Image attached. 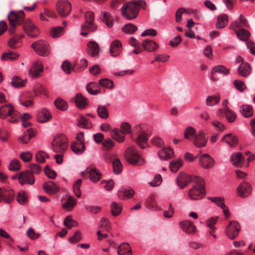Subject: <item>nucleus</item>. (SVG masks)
I'll return each instance as SVG.
<instances>
[{
	"label": "nucleus",
	"instance_id": "obj_1",
	"mask_svg": "<svg viewBox=\"0 0 255 255\" xmlns=\"http://www.w3.org/2000/svg\"><path fill=\"white\" fill-rule=\"evenodd\" d=\"M193 182L194 185L189 190L188 195L192 200H200L205 195V184L203 179L198 176H194Z\"/></svg>",
	"mask_w": 255,
	"mask_h": 255
},
{
	"label": "nucleus",
	"instance_id": "obj_2",
	"mask_svg": "<svg viewBox=\"0 0 255 255\" xmlns=\"http://www.w3.org/2000/svg\"><path fill=\"white\" fill-rule=\"evenodd\" d=\"M145 4V1L141 0L129 2L123 6L122 14L128 19L135 18L138 15L139 7Z\"/></svg>",
	"mask_w": 255,
	"mask_h": 255
},
{
	"label": "nucleus",
	"instance_id": "obj_3",
	"mask_svg": "<svg viewBox=\"0 0 255 255\" xmlns=\"http://www.w3.org/2000/svg\"><path fill=\"white\" fill-rule=\"evenodd\" d=\"M134 128L137 137L134 140L141 148L144 149L151 135L150 131L147 126L143 124L137 125Z\"/></svg>",
	"mask_w": 255,
	"mask_h": 255
},
{
	"label": "nucleus",
	"instance_id": "obj_4",
	"mask_svg": "<svg viewBox=\"0 0 255 255\" xmlns=\"http://www.w3.org/2000/svg\"><path fill=\"white\" fill-rule=\"evenodd\" d=\"M24 13L22 10H20L17 12L12 11L9 13L8 15L10 24L8 31L11 34L15 32V26L17 25H20L24 22Z\"/></svg>",
	"mask_w": 255,
	"mask_h": 255
},
{
	"label": "nucleus",
	"instance_id": "obj_5",
	"mask_svg": "<svg viewBox=\"0 0 255 255\" xmlns=\"http://www.w3.org/2000/svg\"><path fill=\"white\" fill-rule=\"evenodd\" d=\"M8 116L11 117L9 122L12 123H16L20 116L19 113L15 111L10 104H7L0 107V118L6 119Z\"/></svg>",
	"mask_w": 255,
	"mask_h": 255
},
{
	"label": "nucleus",
	"instance_id": "obj_6",
	"mask_svg": "<svg viewBox=\"0 0 255 255\" xmlns=\"http://www.w3.org/2000/svg\"><path fill=\"white\" fill-rule=\"evenodd\" d=\"M125 157L127 161L133 165H141L145 162L144 159L138 153L134 146H131L127 149Z\"/></svg>",
	"mask_w": 255,
	"mask_h": 255
},
{
	"label": "nucleus",
	"instance_id": "obj_7",
	"mask_svg": "<svg viewBox=\"0 0 255 255\" xmlns=\"http://www.w3.org/2000/svg\"><path fill=\"white\" fill-rule=\"evenodd\" d=\"M67 148V140L65 135H60L54 138L52 143V148L53 151L57 153H64Z\"/></svg>",
	"mask_w": 255,
	"mask_h": 255
},
{
	"label": "nucleus",
	"instance_id": "obj_8",
	"mask_svg": "<svg viewBox=\"0 0 255 255\" xmlns=\"http://www.w3.org/2000/svg\"><path fill=\"white\" fill-rule=\"evenodd\" d=\"M230 28L234 30L238 37L241 40L245 41L246 42L247 45V41H251L249 40L251 35L250 32L243 27H241L240 24L238 23V21H236L232 23L230 25Z\"/></svg>",
	"mask_w": 255,
	"mask_h": 255
},
{
	"label": "nucleus",
	"instance_id": "obj_9",
	"mask_svg": "<svg viewBox=\"0 0 255 255\" xmlns=\"http://www.w3.org/2000/svg\"><path fill=\"white\" fill-rule=\"evenodd\" d=\"M240 229V224L235 221H232L226 227L225 233L230 239L234 240L239 235Z\"/></svg>",
	"mask_w": 255,
	"mask_h": 255
},
{
	"label": "nucleus",
	"instance_id": "obj_10",
	"mask_svg": "<svg viewBox=\"0 0 255 255\" xmlns=\"http://www.w3.org/2000/svg\"><path fill=\"white\" fill-rule=\"evenodd\" d=\"M31 47L39 55L46 56L49 53L48 44L43 40L34 42L31 45Z\"/></svg>",
	"mask_w": 255,
	"mask_h": 255
},
{
	"label": "nucleus",
	"instance_id": "obj_11",
	"mask_svg": "<svg viewBox=\"0 0 255 255\" xmlns=\"http://www.w3.org/2000/svg\"><path fill=\"white\" fill-rule=\"evenodd\" d=\"M18 180L20 184L32 185L35 182L33 174L28 170L23 171L18 173Z\"/></svg>",
	"mask_w": 255,
	"mask_h": 255
},
{
	"label": "nucleus",
	"instance_id": "obj_12",
	"mask_svg": "<svg viewBox=\"0 0 255 255\" xmlns=\"http://www.w3.org/2000/svg\"><path fill=\"white\" fill-rule=\"evenodd\" d=\"M56 10L58 14L61 17L68 15L71 10V3L68 1L60 0L57 2Z\"/></svg>",
	"mask_w": 255,
	"mask_h": 255
},
{
	"label": "nucleus",
	"instance_id": "obj_13",
	"mask_svg": "<svg viewBox=\"0 0 255 255\" xmlns=\"http://www.w3.org/2000/svg\"><path fill=\"white\" fill-rule=\"evenodd\" d=\"M23 29L25 32L31 37H36L39 34L38 28L30 19H26L24 21Z\"/></svg>",
	"mask_w": 255,
	"mask_h": 255
},
{
	"label": "nucleus",
	"instance_id": "obj_14",
	"mask_svg": "<svg viewBox=\"0 0 255 255\" xmlns=\"http://www.w3.org/2000/svg\"><path fill=\"white\" fill-rule=\"evenodd\" d=\"M208 137L205 132L203 130H200L197 132L191 141L197 147L202 148L206 145Z\"/></svg>",
	"mask_w": 255,
	"mask_h": 255
},
{
	"label": "nucleus",
	"instance_id": "obj_15",
	"mask_svg": "<svg viewBox=\"0 0 255 255\" xmlns=\"http://www.w3.org/2000/svg\"><path fill=\"white\" fill-rule=\"evenodd\" d=\"M14 191L10 188H0V202L10 203L13 200Z\"/></svg>",
	"mask_w": 255,
	"mask_h": 255
},
{
	"label": "nucleus",
	"instance_id": "obj_16",
	"mask_svg": "<svg viewBox=\"0 0 255 255\" xmlns=\"http://www.w3.org/2000/svg\"><path fill=\"white\" fill-rule=\"evenodd\" d=\"M106 161L108 162H112L113 171L116 174H119L123 170V165L120 160L114 157V155H109L106 157Z\"/></svg>",
	"mask_w": 255,
	"mask_h": 255
},
{
	"label": "nucleus",
	"instance_id": "obj_17",
	"mask_svg": "<svg viewBox=\"0 0 255 255\" xmlns=\"http://www.w3.org/2000/svg\"><path fill=\"white\" fill-rule=\"evenodd\" d=\"M193 177H191L187 174L180 173L176 179V183L179 188L183 189L191 182H193Z\"/></svg>",
	"mask_w": 255,
	"mask_h": 255
},
{
	"label": "nucleus",
	"instance_id": "obj_18",
	"mask_svg": "<svg viewBox=\"0 0 255 255\" xmlns=\"http://www.w3.org/2000/svg\"><path fill=\"white\" fill-rule=\"evenodd\" d=\"M252 190L250 184L246 182H242L237 188L238 193L242 198L249 196L251 193Z\"/></svg>",
	"mask_w": 255,
	"mask_h": 255
},
{
	"label": "nucleus",
	"instance_id": "obj_19",
	"mask_svg": "<svg viewBox=\"0 0 255 255\" xmlns=\"http://www.w3.org/2000/svg\"><path fill=\"white\" fill-rule=\"evenodd\" d=\"M43 70V67L42 63L40 61L34 62L31 66L29 70V75L33 77L37 78L40 76V73Z\"/></svg>",
	"mask_w": 255,
	"mask_h": 255
},
{
	"label": "nucleus",
	"instance_id": "obj_20",
	"mask_svg": "<svg viewBox=\"0 0 255 255\" xmlns=\"http://www.w3.org/2000/svg\"><path fill=\"white\" fill-rule=\"evenodd\" d=\"M209 199L222 209L223 213L225 216V219L226 220L230 218L231 215L228 208L226 207L224 203V198L223 197H219L210 198Z\"/></svg>",
	"mask_w": 255,
	"mask_h": 255
},
{
	"label": "nucleus",
	"instance_id": "obj_21",
	"mask_svg": "<svg viewBox=\"0 0 255 255\" xmlns=\"http://www.w3.org/2000/svg\"><path fill=\"white\" fill-rule=\"evenodd\" d=\"M200 166L206 168H212L214 165V160L208 154H204L199 157Z\"/></svg>",
	"mask_w": 255,
	"mask_h": 255
},
{
	"label": "nucleus",
	"instance_id": "obj_22",
	"mask_svg": "<svg viewBox=\"0 0 255 255\" xmlns=\"http://www.w3.org/2000/svg\"><path fill=\"white\" fill-rule=\"evenodd\" d=\"M86 173L89 175V178L93 182H97L102 177V173L100 170L93 167H88L85 171Z\"/></svg>",
	"mask_w": 255,
	"mask_h": 255
},
{
	"label": "nucleus",
	"instance_id": "obj_23",
	"mask_svg": "<svg viewBox=\"0 0 255 255\" xmlns=\"http://www.w3.org/2000/svg\"><path fill=\"white\" fill-rule=\"evenodd\" d=\"M141 45L144 50L148 52H155L159 48V45L156 42L150 39L143 40Z\"/></svg>",
	"mask_w": 255,
	"mask_h": 255
},
{
	"label": "nucleus",
	"instance_id": "obj_24",
	"mask_svg": "<svg viewBox=\"0 0 255 255\" xmlns=\"http://www.w3.org/2000/svg\"><path fill=\"white\" fill-rule=\"evenodd\" d=\"M122 50L121 42L118 40H115L111 43L110 53L111 56H118L120 54Z\"/></svg>",
	"mask_w": 255,
	"mask_h": 255
},
{
	"label": "nucleus",
	"instance_id": "obj_25",
	"mask_svg": "<svg viewBox=\"0 0 255 255\" xmlns=\"http://www.w3.org/2000/svg\"><path fill=\"white\" fill-rule=\"evenodd\" d=\"M99 46L95 41H90L87 43V51L88 54L92 57H97L99 52Z\"/></svg>",
	"mask_w": 255,
	"mask_h": 255
},
{
	"label": "nucleus",
	"instance_id": "obj_26",
	"mask_svg": "<svg viewBox=\"0 0 255 255\" xmlns=\"http://www.w3.org/2000/svg\"><path fill=\"white\" fill-rule=\"evenodd\" d=\"M182 230L188 234H194L196 232V227L191 221H184L180 223Z\"/></svg>",
	"mask_w": 255,
	"mask_h": 255
},
{
	"label": "nucleus",
	"instance_id": "obj_27",
	"mask_svg": "<svg viewBox=\"0 0 255 255\" xmlns=\"http://www.w3.org/2000/svg\"><path fill=\"white\" fill-rule=\"evenodd\" d=\"M44 190L49 194H55L59 191V187L52 181L44 183L43 185Z\"/></svg>",
	"mask_w": 255,
	"mask_h": 255
},
{
	"label": "nucleus",
	"instance_id": "obj_28",
	"mask_svg": "<svg viewBox=\"0 0 255 255\" xmlns=\"http://www.w3.org/2000/svg\"><path fill=\"white\" fill-rule=\"evenodd\" d=\"M97 26L95 23L84 22L81 26V33L82 36H86L89 33L95 31Z\"/></svg>",
	"mask_w": 255,
	"mask_h": 255
},
{
	"label": "nucleus",
	"instance_id": "obj_29",
	"mask_svg": "<svg viewBox=\"0 0 255 255\" xmlns=\"http://www.w3.org/2000/svg\"><path fill=\"white\" fill-rule=\"evenodd\" d=\"M252 72V68L247 62H242L238 69V73L240 76L247 77Z\"/></svg>",
	"mask_w": 255,
	"mask_h": 255
},
{
	"label": "nucleus",
	"instance_id": "obj_30",
	"mask_svg": "<svg viewBox=\"0 0 255 255\" xmlns=\"http://www.w3.org/2000/svg\"><path fill=\"white\" fill-rule=\"evenodd\" d=\"M74 102L77 107L80 109H84L88 105L87 99L81 94H77L74 98Z\"/></svg>",
	"mask_w": 255,
	"mask_h": 255
},
{
	"label": "nucleus",
	"instance_id": "obj_31",
	"mask_svg": "<svg viewBox=\"0 0 255 255\" xmlns=\"http://www.w3.org/2000/svg\"><path fill=\"white\" fill-rule=\"evenodd\" d=\"M119 255H132L131 249L127 243L122 244L118 249Z\"/></svg>",
	"mask_w": 255,
	"mask_h": 255
},
{
	"label": "nucleus",
	"instance_id": "obj_32",
	"mask_svg": "<svg viewBox=\"0 0 255 255\" xmlns=\"http://www.w3.org/2000/svg\"><path fill=\"white\" fill-rule=\"evenodd\" d=\"M101 13L102 21L105 23L108 27H112L113 25L114 18L111 13L105 11H101Z\"/></svg>",
	"mask_w": 255,
	"mask_h": 255
},
{
	"label": "nucleus",
	"instance_id": "obj_33",
	"mask_svg": "<svg viewBox=\"0 0 255 255\" xmlns=\"http://www.w3.org/2000/svg\"><path fill=\"white\" fill-rule=\"evenodd\" d=\"M232 164L236 166H241L243 165V156L241 152L233 154L231 157Z\"/></svg>",
	"mask_w": 255,
	"mask_h": 255
},
{
	"label": "nucleus",
	"instance_id": "obj_34",
	"mask_svg": "<svg viewBox=\"0 0 255 255\" xmlns=\"http://www.w3.org/2000/svg\"><path fill=\"white\" fill-rule=\"evenodd\" d=\"M71 148L75 153L80 154L85 151L86 146L85 143L82 142H73L71 144Z\"/></svg>",
	"mask_w": 255,
	"mask_h": 255
},
{
	"label": "nucleus",
	"instance_id": "obj_35",
	"mask_svg": "<svg viewBox=\"0 0 255 255\" xmlns=\"http://www.w3.org/2000/svg\"><path fill=\"white\" fill-rule=\"evenodd\" d=\"M222 141H225L231 147L236 146L238 142L236 136L233 135L231 133H228L224 135L222 139Z\"/></svg>",
	"mask_w": 255,
	"mask_h": 255
},
{
	"label": "nucleus",
	"instance_id": "obj_36",
	"mask_svg": "<svg viewBox=\"0 0 255 255\" xmlns=\"http://www.w3.org/2000/svg\"><path fill=\"white\" fill-rule=\"evenodd\" d=\"M51 115L46 109H43L37 115V120L40 123H45L49 121Z\"/></svg>",
	"mask_w": 255,
	"mask_h": 255
},
{
	"label": "nucleus",
	"instance_id": "obj_37",
	"mask_svg": "<svg viewBox=\"0 0 255 255\" xmlns=\"http://www.w3.org/2000/svg\"><path fill=\"white\" fill-rule=\"evenodd\" d=\"M87 91L92 95H96L100 93L99 85L96 82H91L86 86Z\"/></svg>",
	"mask_w": 255,
	"mask_h": 255
},
{
	"label": "nucleus",
	"instance_id": "obj_38",
	"mask_svg": "<svg viewBox=\"0 0 255 255\" xmlns=\"http://www.w3.org/2000/svg\"><path fill=\"white\" fill-rule=\"evenodd\" d=\"M158 154L161 159L165 160L172 157L173 154V151L170 147L163 148L159 152Z\"/></svg>",
	"mask_w": 255,
	"mask_h": 255
},
{
	"label": "nucleus",
	"instance_id": "obj_39",
	"mask_svg": "<svg viewBox=\"0 0 255 255\" xmlns=\"http://www.w3.org/2000/svg\"><path fill=\"white\" fill-rule=\"evenodd\" d=\"M228 23V16L226 14H221L217 17L216 22V27L218 28H223L225 27Z\"/></svg>",
	"mask_w": 255,
	"mask_h": 255
},
{
	"label": "nucleus",
	"instance_id": "obj_40",
	"mask_svg": "<svg viewBox=\"0 0 255 255\" xmlns=\"http://www.w3.org/2000/svg\"><path fill=\"white\" fill-rule=\"evenodd\" d=\"M35 135L32 129H27L23 135L19 138V141L23 143H27L29 140Z\"/></svg>",
	"mask_w": 255,
	"mask_h": 255
},
{
	"label": "nucleus",
	"instance_id": "obj_41",
	"mask_svg": "<svg viewBox=\"0 0 255 255\" xmlns=\"http://www.w3.org/2000/svg\"><path fill=\"white\" fill-rule=\"evenodd\" d=\"M197 133L194 128L191 127L187 128L184 132V136L185 139L192 141Z\"/></svg>",
	"mask_w": 255,
	"mask_h": 255
},
{
	"label": "nucleus",
	"instance_id": "obj_42",
	"mask_svg": "<svg viewBox=\"0 0 255 255\" xmlns=\"http://www.w3.org/2000/svg\"><path fill=\"white\" fill-rule=\"evenodd\" d=\"M77 200L72 196H69L65 202L62 203L64 209L71 210L76 205Z\"/></svg>",
	"mask_w": 255,
	"mask_h": 255
},
{
	"label": "nucleus",
	"instance_id": "obj_43",
	"mask_svg": "<svg viewBox=\"0 0 255 255\" xmlns=\"http://www.w3.org/2000/svg\"><path fill=\"white\" fill-rule=\"evenodd\" d=\"M218 72L221 74H227L229 72V70L225 67L222 65H218L215 67L211 72V78L212 80L216 81V79L214 77V74Z\"/></svg>",
	"mask_w": 255,
	"mask_h": 255
},
{
	"label": "nucleus",
	"instance_id": "obj_44",
	"mask_svg": "<svg viewBox=\"0 0 255 255\" xmlns=\"http://www.w3.org/2000/svg\"><path fill=\"white\" fill-rule=\"evenodd\" d=\"M134 194V191L132 189L120 190L118 192L119 197L122 199L131 198Z\"/></svg>",
	"mask_w": 255,
	"mask_h": 255
},
{
	"label": "nucleus",
	"instance_id": "obj_45",
	"mask_svg": "<svg viewBox=\"0 0 255 255\" xmlns=\"http://www.w3.org/2000/svg\"><path fill=\"white\" fill-rule=\"evenodd\" d=\"M97 112L98 116L103 119L108 118L109 114L107 107L105 106L99 105L97 108Z\"/></svg>",
	"mask_w": 255,
	"mask_h": 255
},
{
	"label": "nucleus",
	"instance_id": "obj_46",
	"mask_svg": "<svg viewBox=\"0 0 255 255\" xmlns=\"http://www.w3.org/2000/svg\"><path fill=\"white\" fill-rule=\"evenodd\" d=\"M78 126L82 128L89 129L92 128L93 126L91 122L83 116L80 117L78 120Z\"/></svg>",
	"mask_w": 255,
	"mask_h": 255
},
{
	"label": "nucleus",
	"instance_id": "obj_47",
	"mask_svg": "<svg viewBox=\"0 0 255 255\" xmlns=\"http://www.w3.org/2000/svg\"><path fill=\"white\" fill-rule=\"evenodd\" d=\"M122 211V207L120 203L113 202L111 205V211L112 215L117 216L121 214Z\"/></svg>",
	"mask_w": 255,
	"mask_h": 255
},
{
	"label": "nucleus",
	"instance_id": "obj_48",
	"mask_svg": "<svg viewBox=\"0 0 255 255\" xmlns=\"http://www.w3.org/2000/svg\"><path fill=\"white\" fill-rule=\"evenodd\" d=\"M220 99L221 98L219 96H209L206 99V104L208 106H214L219 103Z\"/></svg>",
	"mask_w": 255,
	"mask_h": 255
},
{
	"label": "nucleus",
	"instance_id": "obj_49",
	"mask_svg": "<svg viewBox=\"0 0 255 255\" xmlns=\"http://www.w3.org/2000/svg\"><path fill=\"white\" fill-rule=\"evenodd\" d=\"M124 134L121 131L117 129H113L111 133L112 137L119 142L124 141L125 137Z\"/></svg>",
	"mask_w": 255,
	"mask_h": 255
},
{
	"label": "nucleus",
	"instance_id": "obj_50",
	"mask_svg": "<svg viewBox=\"0 0 255 255\" xmlns=\"http://www.w3.org/2000/svg\"><path fill=\"white\" fill-rule=\"evenodd\" d=\"M240 111L243 115L245 117L248 118L253 115V108L249 105H243L241 107Z\"/></svg>",
	"mask_w": 255,
	"mask_h": 255
},
{
	"label": "nucleus",
	"instance_id": "obj_51",
	"mask_svg": "<svg viewBox=\"0 0 255 255\" xmlns=\"http://www.w3.org/2000/svg\"><path fill=\"white\" fill-rule=\"evenodd\" d=\"M183 161L181 159H177L170 162L169 168L172 172H176L182 166Z\"/></svg>",
	"mask_w": 255,
	"mask_h": 255
},
{
	"label": "nucleus",
	"instance_id": "obj_52",
	"mask_svg": "<svg viewBox=\"0 0 255 255\" xmlns=\"http://www.w3.org/2000/svg\"><path fill=\"white\" fill-rule=\"evenodd\" d=\"M64 33V29L61 26L53 27L50 31V34L53 38H57L62 36Z\"/></svg>",
	"mask_w": 255,
	"mask_h": 255
},
{
	"label": "nucleus",
	"instance_id": "obj_53",
	"mask_svg": "<svg viewBox=\"0 0 255 255\" xmlns=\"http://www.w3.org/2000/svg\"><path fill=\"white\" fill-rule=\"evenodd\" d=\"M224 114L227 120L230 123L233 122L236 118V114L229 108L224 109Z\"/></svg>",
	"mask_w": 255,
	"mask_h": 255
},
{
	"label": "nucleus",
	"instance_id": "obj_54",
	"mask_svg": "<svg viewBox=\"0 0 255 255\" xmlns=\"http://www.w3.org/2000/svg\"><path fill=\"white\" fill-rule=\"evenodd\" d=\"M99 84L103 87L112 89L114 87V84L113 82L107 78H103L99 80Z\"/></svg>",
	"mask_w": 255,
	"mask_h": 255
},
{
	"label": "nucleus",
	"instance_id": "obj_55",
	"mask_svg": "<svg viewBox=\"0 0 255 255\" xmlns=\"http://www.w3.org/2000/svg\"><path fill=\"white\" fill-rule=\"evenodd\" d=\"M82 180L81 179L77 180L73 184V188L74 192L77 197H80L81 192L80 190V187L82 185Z\"/></svg>",
	"mask_w": 255,
	"mask_h": 255
},
{
	"label": "nucleus",
	"instance_id": "obj_56",
	"mask_svg": "<svg viewBox=\"0 0 255 255\" xmlns=\"http://www.w3.org/2000/svg\"><path fill=\"white\" fill-rule=\"evenodd\" d=\"M18 57V54L15 52H9L2 54L1 59L2 61L13 60L16 59Z\"/></svg>",
	"mask_w": 255,
	"mask_h": 255
},
{
	"label": "nucleus",
	"instance_id": "obj_57",
	"mask_svg": "<svg viewBox=\"0 0 255 255\" xmlns=\"http://www.w3.org/2000/svg\"><path fill=\"white\" fill-rule=\"evenodd\" d=\"M137 29V26L132 23L127 24L122 28L124 32L129 34L133 33Z\"/></svg>",
	"mask_w": 255,
	"mask_h": 255
},
{
	"label": "nucleus",
	"instance_id": "obj_58",
	"mask_svg": "<svg viewBox=\"0 0 255 255\" xmlns=\"http://www.w3.org/2000/svg\"><path fill=\"white\" fill-rule=\"evenodd\" d=\"M218 218L219 217L217 216L208 219L206 222L207 226L212 230H215L216 229L215 225L217 224Z\"/></svg>",
	"mask_w": 255,
	"mask_h": 255
},
{
	"label": "nucleus",
	"instance_id": "obj_59",
	"mask_svg": "<svg viewBox=\"0 0 255 255\" xmlns=\"http://www.w3.org/2000/svg\"><path fill=\"white\" fill-rule=\"evenodd\" d=\"M25 84V81L20 79L17 76L14 77L11 80V84L15 88H19L23 86Z\"/></svg>",
	"mask_w": 255,
	"mask_h": 255
},
{
	"label": "nucleus",
	"instance_id": "obj_60",
	"mask_svg": "<svg viewBox=\"0 0 255 255\" xmlns=\"http://www.w3.org/2000/svg\"><path fill=\"white\" fill-rule=\"evenodd\" d=\"M64 224L68 229H71L72 227H76L78 226L77 222L72 220L71 217L70 216H67L65 218Z\"/></svg>",
	"mask_w": 255,
	"mask_h": 255
},
{
	"label": "nucleus",
	"instance_id": "obj_61",
	"mask_svg": "<svg viewBox=\"0 0 255 255\" xmlns=\"http://www.w3.org/2000/svg\"><path fill=\"white\" fill-rule=\"evenodd\" d=\"M55 106L57 108L64 111L67 109V104L61 99H57L54 102Z\"/></svg>",
	"mask_w": 255,
	"mask_h": 255
},
{
	"label": "nucleus",
	"instance_id": "obj_62",
	"mask_svg": "<svg viewBox=\"0 0 255 255\" xmlns=\"http://www.w3.org/2000/svg\"><path fill=\"white\" fill-rule=\"evenodd\" d=\"M33 92L35 95H39L42 94L45 96H47V91L46 88L42 85H38L36 88H34Z\"/></svg>",
	"mask_w": 255,
	"mask_h": 255
},
{
	"label": "nucleus",
	"instance_id": "obj_63",
	"mask_svg": "<svg viewBox=\"0 0 255 255\" xmlns=\"http://www.w3.org/2000/svg\"><path fill=\"white\" fill-rule=\"evenodd\" d=\"M24 35L23 34L17 35L15 37H12L9 39L8 42L9 46L12 48H16V43L18 42Z\"/></svg>",
	"mask_w": 255,
	"mask_h": 255
},
{
	"label": "nucleus",
	"instance_id": "obj_64",
	"mask_svg": "<svg viewBox=\"0 0 255 255\" xmlns=\"http://www.w3.org/2000/svg\"><path fill=\"white\" fill-rule=\"evenodd\" d=\"M21 168V165L20 161L17 159L12 160L9 164V169L12 171H17L20 170Z\"/></svg>",
	"mask_w": 255,
	"mask_h": 255
}]
</instances>
